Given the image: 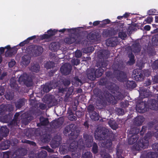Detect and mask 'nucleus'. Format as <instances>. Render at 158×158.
<instances>
[{
	"label": "nucleus",
	"mask_w": 158,
	"mask_h": 158,
	"mask_svg": "<svg viewBox=\"0 0 158 158\" xmlns=\"http://www.w3.org/2000/svg\"><path fill=\"white\" fill-rule=\"evenodd\" d=\"M119 89L116 91L112 92V90H110V91L114 94V96L109 93L108 91H105L103 93L101 90L97 89H94V93L97 97H99L101 99L104 100L102 102V104L104 107H105L107 105L106 101L109 103L115 105L117 103V100L123 99L124 97V95L120 92L118 91Z\"/></svg>",
	"instance_id": "1"
},
{
	"label": "nucleus",
	"mask_w": 158,
	"mask_h": 158,
	"mask_svg": "<svg viewBox=\"0 0 158 158\" xmlns=\"http://www.w3.org/2000/svg\"><path fill=\"white\" fill-rule=\"evenodd\" d=\"M108 130L105 128H97L94 133V136L96 139L102 141V146L106 148L110 147L112 144L111 141L106 139Z\"/></svg>",
	"instance_id": "2"
},
{
	"label": "nucleus",
	"mask_w": 158,
	"mask_h": 158,
	"mask_svg": "<svg viewBox=\"0 0 158 158\" xmlns=\"http://www.w3.org/2000/svg\"><path fill=\"white\" fill-rule=\"evenodd\" d=\"M79 131L76 126L71 124L66 127L64 131V135L73 136V139L77 138L79 135Z\"/></svg>",
	"instance_id": "3"
},
{
	"label": "nucleus",
	"mask_w": 158,
	"mask_h": 158,
	"mask_svg": "<svg viewBox=\"0 0 158 158\" xmlns=\"http://www.w3.org/2000/svg\"><path fill=\"white\" fill-rule=\"evenodd\" d=\"M149 145L148 141L144 138L138 139L137 142L133 146L134 150L139 151L147 148Z\"/></svg>",
	"instance_id": "4"
},
{
	"label": "nucleus",
	"mask_w": 158,
	"mask_h": 158,
	"mask_svg": "<svg viewBox=\"0 0 158 158\" xmlns=\"http://www.w3.org/2000/svg\"><path fill=\"white\" fill-rule=\"evenodd\" d=\"M147 73L148 71L146 70H134L132 72V77L136 81H141L143 80L144 76H149V74H147Z\"/></svg>",
	"instance_id": "5"
},
{
	"label": "nucleus",
	"mask_w": 158,
	"mask_h": 158,
	"mask_svg": "<svg viewBox=\"0 0 158 158\" xmlns=\"http://www.w3.org/2000/svg\"><path fill=\"white\" fill-rule=\"evenodd\" d=\"M27 50L30 53H32L35 56L41 55L43 52V48L40 46L32 44L29 45L27 48Z\"/></svg>",
	"instance_id": "6"
},
{
	"label": "nucleus",
	"mask_w": 158,
	"mask_h": 158,
	"mask_svg": "<svg viewBox=\"0 0 158 158\" xmlns=\"http://www.w3.org/2000/svg\"><path fill=\"white\" fill-rule=\"evenodd\" d=\"M99 84L102 85H105L109 90H111L112 92L116 91L119 89V87L114 83L109 82L106 78H102L99 81Z\"/></svg>",
	"instance_id": "7"
},
{
	"label": "nucleus",
	"mask_w": 158,
	"mask_h": 158,
	"mask_svg": "<svg viewBox=\"0 0 158 158\" xmlns=\"http://www.w3.org/2000/svg\"><path fill=\"white\" fill-rule=\"evenodd\" d=\"M101 37V32L99 31L94 30L89 32L87 38L89 41H97L100 40Z\"/></svg>",
	"instance_id": "8"
},
{
	"label": "nucleus",
	"mask_w": 158,
	"mask_h": 158,
	"mask_svg": "<svg viewBox=\"0 0 158 158\" xmlns=\"http://www.w3.org/2000/svg\"><path fill=\"white\" fill-rule=\"evenodd\" d=\"M18 81L20 84L23 83L27 87L31 86L32 82L31 78L27 74L24 73L19 77Z\"/></svg>",
	"instance_id": "9"
},
{
	"label": "nucleus",
	"mask_w": 158,
	"mask_h": 158,
	"mask_svg": "<svg viewBox=\"0 0 158 158\" xmlns=\"http://www.w3.org/2000/svg\"><path fill=\"white\" fill-rule=\"evenodd\" d=\"M114 78L118 81L123 82L127 79V74L125 72L121 70L115 71L114 72Z\"/></svg>",
	"instance_id": "10"
},
{
	"label": "nucleus",
	"mask_w": 158,
	"mask_h": 158,
	"mask_svg": "<svg viewBox=\"0 0 158 158\" xmlns=\"http://www.w3.org/2000/svg\"><path fill=\"white\" fill-rule=\"evenodd\" d=\"M65 43L68 44H71L74 43L76 44H80L81 41L80 37L76 35L69 36L64 39Z\"/></svg>",
	"instance_id": "11"
},
{
	"label": "nucleus",
	"mask_w": 158,
	"mask_h": 158,
	"mask_svg": "<svg viewBox=\"0 0 158 158\" xmlns=\"http://www.w3.org/2000/svg\"><path fill=\"white\" fill-rule=\"evenodd\" d=\"M72 69V67L69 63H66L60 68L61 73L63 75H67L69 74Z\"/></svg>",
	"instance_id": "12"
},
{
	"label": "nucleus",
	"mask_w": 158,
	"mask_h": 158,
	"mask_svg": "<svg viewBox=\"0 0 158 158\" xmlns=\"http://www.w3.org/2000/svg\"><path fill=\"white\" fill-rule=\"evenodd\" d=\"M52 96L49 94L45 95L43 98L44 102L46 103H49V108L52 107V106H55L58 104L57 101H52Z\"/></svg>",
	"instance_id": "13"
},
{
	"label": "nucleus",
	"mask_w": 158,
	"mask_h": 158,
	"mask_svg": "<svg viewBox=\"0 0 158 158\" xmlns=\"http://www.w3.org/2000/svg\"><path fill=\"white\" fill-rule=\"evenodd\" d=\"M140 97L141 98H148L152 96V92L149 89L143 87H140L139 91Z\"/></svg>",
	"instance_id": "14"
},
{
	"label": "nucleus",
	"mask_w": 158,
	"mask_h": 158,
	"mask_svg": "<svg viewBox=\"0 0 158 158\" xmlns=\"http://www.w3.org/2000/svg\"><path fill=\"white\" fill-rule=\"evenodd\" d=\"M58 30L54 29L52 30L50 29L47 31L48 34H44L40 36V39L41 40H43L45 39H49L52 36L55 35L58 32Z\"/></svg>",
	"instance_id": "15"
},
{
	"label": "nucleus",
	"mask_w": 158,
	"mask_h": 158,
	"mask_svg": "<svg viewBox=\"0 0 158 158\" xmlns=\"http://www.w3.org/2000/svg\"><path fill=\"white\" fill-rule=\"evenodd\" d=\"M116 34V32L113 28H108L103 29L102 32V35L104 37H110Z\"/></svg>",
	"instance_id": "16"
},
{
	"label": "nucleus",
	"mask_w": 158,
	"mask_h": 158,
	"mask_svg": "<svg viewBox=\"0 0 158 158\" xmlns=\"http://www.w3.org/2000/svg\"><path fill=\"white\" fill-rule=\"evenodd\" d=\"M61 139L59 135L55 136L50 143L51 147L53 148L57 147L61 143Z\"/></svg>",
	"instance_id": "17"
},
{
	"label": "nucleus",
	"mask_w": 158,
	"mask_h": 158,
	"mask_svg": "<svg viewBox=\"0 0 158 158\" xmlns=\"http://www.w3.org/2000/svg\"><path fill=\"white\" fill-rule=\"evenodd\" d=\"M83 145L82 146L79 143H77L75 141H73L69 146L68 150L69 151L72 152H74L77 147L81 149L83 148Z\"/></svg>",
	"instance_id": "18"
},
{
	"label": "nucleus",
	"mask_w": 158,
	"mask_h": 158,
	"mask_svg": "<svg viewBox=\"0 0 158 158\" xmlns=\"http://www.w3.org/2000/svg\"><path fill=\"white\" fill-rule=\"evenodd\" d=\"M118 42V38L114 36L107 39L106 40V43L108 46L113 47L117 45Z\"/></svg>",
	"instance_id": "19"
},
{
	"label": "nucleus",
	"mask_w": 158,
	"mask_h": 158,
	"mask_svg": "<svg viewBox=\"0 0 158 158\" xmlns=\"http://www.w3.org/2000/svg\"><path fill=\"white\" fill-rule=\"evenodd\" d=\"M27 100L24 98H21L15 101L14 102L16 109H20L25 105Z\"/></svg>",
	"instance_id": "20"
},
{
	"label": "nucleus",
	"mask_w": 158,
	"mask_h": 158,
	"mask_svg": "<svg viewBox=\"0 0 158 158\" xmlns=\"http://www.w3.org/2000/svg\"><path fill=\"white\" fill-rule=\"evenodd\" d=\"M83 137L85 140L86 146L88 148L91 146L93 141V137L91 135L85 134H84Z\"/></svg>",
	"instance_id": "21"
},
{
	"label": "nucleus",
	"mask_w": 158,
	"mask_h": 158,
	"mask_svg": "<svg viewBox=\"0 0 158 158\" xmlns=\"http://www.w3.org/2000/svg\"><path fill=\"white\" fill-rule=\"evenodd\" d=\"M73 92V87L69 88L64 98L65 102H70L72 100V93Z\"/></svg>",
	"instance_id": "22"
},
{
	"label": "nucleus",
	"mask_w": 158,
	"mask_h": 158,
	"mask_svg": "<svg viewBox=\"0 0 158 158\" xmlns=\"http://www.w3.org/2000/svg\"><path fill=\"white\" fill-rule=\"evenodd\" d=\"M31 57L28 55H25L21 58V63L23 66H26L30 63Z\"/></svg>",
	"instance_id": "23"
},
{
	"label": "nucleus",
	"mask_w": 158,
	"mask_h": 158,
	"mask_svg": "<svg viewBox=\"0 0 158 158\" xmlns=\"http://www.w3.org/2000/svg\"><path fill=\"white\" fill-rule=\"evenodd\" d=\"M88 110L91 119L94 121L99 120V115L96 111L94 110V109H88Z\"/></svg>",
	"instance_id": "24"
},
{
	"label": "nucleus",
	"mask_w": 158,
	"mask_h": 158,
	"mask_svg": "<svg viewBox=\"0 0 158 158\" xmlns=\"http://www.w3.org/2000/svg\"><path fill=\"white\" fill-rule=\"evenodd\" d=\"M145 120V119L143 116H139L134 118V123L136 126H140L142 124Z\"/></svg>",
	"instance_id": "25"
},
{
	"label": "nucleus",
	"mask_w": 158,
	"mask_h": 158,
	"mask_svg": "<svg viewBox=\"0 0 158 158\" xmlns=\"http://www.w3.org/2000/svg\"><path fill=\"white\" fill-rule=\"evenodd\" d=\"M18 49V48L14 47L12 48V49L7 50L6 51L5 54V57H11L17 53Z\"/></svg>",
	"instance_id": "26"
},
{
	"label": "nucleus",
	"mask_w": 158,
	"mask_h": 158,
	"mask_svg": "<svg viewBox=\"0 0 158 158\" xmlns=\"http://www.w3.org/2000/svg\"><path fill=\"white\" fill-rule=\"evenodd\" d=\"M87 76L89 79L91 81L94 80L96 77L94 74V69H93L88 70L87 72Z\"/></svg>",
	"instance_id": "27"
},
{
	"label": "nucleus",
	"mask_w": 158,
	"mask_h": 158,
	"mask_svg": "<svg viewBox=\"0 0 158 158\" xmlns=\"http://www.w3.org/2000/svg\"><path fill=\"white\" fill-rule=\"evenodd\" d=\"M155 128L156 131L154 133L148 132L145 136L144 138L145 139H147L148 141L149 139L153 135L158 137V124L155 126Z\"/></svg>",
	"instance_id": "28"
},
{
	"label": "nucleus",
	"mask_w": 158,
	"mask_h": 158,
	"mask_svg": "<svg viewBox=\"0 0 158 158\" xmlns=\"http://www.w3.org/2000/svg\"><path fill=\"white\" fill-rule=\"evenodd\" d=\"M21 115L22 118H23L22 121L23 122H23V120H24L26 121L25 123V124L31 120L33 118V117L31 116L27 112L25 113L22 114Z\"/></svg>",
	"instance_id": "29"
},
{
	"label": "nucleus",
	"mask_w": 158,
	"mask_h": 158,
	"mask_svg": "<svg viewBox=\"0 0 158 158\" xmlns=\"http://www.w3.org/2000/svg\"><path fill=\"white\" fill-rule=\"evenodd\" d=\"M53 85L51 82L46 83L43 88L44 92L48 93L53 88Z\"/></svg>",
	"instance_id": "30"
},
{
	"label": "nucleus",
	"mask_w": 158,
	"mask_h": 158,
	"mask_svg": "<svg viewBox=\"0 0 158 158\" xmlns=\"http://www.w3.org/2000/svg\"><path fill=\"white\" fill-rule=\"evenodd\" d=\"M110 55V51L107 50H105L100 52L99 57H101L103 59H107L109 57Z\"/></svg>",
	"instance_id": "31"
},
{
	"label": "nucleus",
	"mask_w": 158,
	"mask_h": 158,
	"mask_svg": "<svg viewBox=\"0 0 158 158\" xmlns=\"http://www.w3.org/2000/svg\"><path fill=\"white\" fill-rule=\"evenodd\" d=\"M139 137L137 135H132L131 137L128 139V143L130 144H132L135 143L137 141Z\"/></svg>",
	"instance_id": "32"
},
{
	"label": "nucleus",
	"mask_w": 158,
	"mask_h": 158,
	"mask_svg": "<svg viewBox=\"0 0 158 158\" xmlns=\"http://www.w3.org/2000/svg\"><path fill=\"white\" fill-rule=\"evenodd\" d=\"M64 120L63 118H60L57 120L54 121L53 123V125L55 128L59 127L62 125Z\"/></svg>",
	"instance_id": "33"
},
{
	"label": "nucleus",
	"mask_w": 158,
	"mask_h": 158,
	"mask_svg": "<svg viewBox=\"0 0 158 158\" xmlns=\"http://www.w3.org/2000/svg\"><path fill=\"white\" fill-rule=\"evenodd\" d=\"M133 52L135 53L140 52L141 51V46L139 42H135L133 44Z\"/></svg>",
	"instance_id": "34"
},
{
	"label": "nucleus",
	"mask_w": 158,
	"mask_h": 158,
	"mask_svg": "<svg viewBox=\"0 0 158 158\" xmlns=\"http://www.w3.org/2000/svg\"><path fill=\"white\" fill-rule=\"evenodd\" d=\"M10 145L9 141H6L1 143L0 144V149L2 150H6L9 148Z\"/></svg>",
	"instance_id": "35"
},
{
	"label": "nucleus",
	"mask_w": 158,
	"mask_h": 158,
	"mask_svg": "<svg viewBox=\"0 0 158 158\" xmlns=\"http://www.w3.org/2000/svg\"><path fill=\"white\" fill-rule=\"evenodd\" d=\"M21 114V112H17L15 114L12 121V123L14 125H17L18 123L19 122L20 119V117L19 116Z\"/></svg>",
	"instance_id": "36"
},
{
	"label": "nucleus",
	"mask_w": 158,
	"mask_h": 158,
	"mask_svg": "<svg viewBox=\"0 0 158 158\" xmlns=\"http://www.w3.org/2000/svg\"><path fill=\"white\" fill-rule=\"evenodd\" d=\"M147 103L143 101L137 102L135 107V109H148L147 107ZM148 109H151L148 108Z\"/></svg>",
	"instance_id": "37"
},
{
	"label": "nucleus",
	"mask_w": 158,
	"mask_h": 158,
	"mask_svg": "<svg viewBox=\"0 0 158 158\" xmlns=\"http://www.w3.org/2000/svg\"><path fill=\"white\" fill-rule=\"evenodd\" d=\"M30 105L31 106V109H38L39 102L34 99L29 100Z\"/></svg>",
	"instance_id": "38"
},
{
	"label": "nucleus",
	"mask_w": 158,
	"mask_h": 158,
	"mask_svg": "<svg viewBox=\"0 0 158 158\" xmlns=\"http://www.w3.org/2000/svg\"><path fill=\"white\" fill-rule=\"evenodd\" d=\"M136 84L135 82L133 81H128L126 83V86L127 89H130L135 88Z\"/></svg>",
	"instance_id": "39"
},
{
	"label": "nucleus",
	"mask_w": 158,
	"mask_h": 158,
	"mask_svg": "<svg viewBox=\"0 0 158 158\" xmlns=\"http://www.w3.org/2000/svg\"><path fill=\"white\" fill-rule=\"evenodd\" d=\"M49 47L51 50L56 51L59 48L60 46L58 43L52 42L50 44Z\"/></svg>",
	"instance_id": "40"
},
{
	"label": "nucleus",
	"mask_w": 158,
	"mask_h": 158,
	"mask_svg": "<svg viewBox=\"0 0 158 158\" xmlns=\"http://www.w3.org/2000/svg\"><path fill=\"white\" fill-rule=\"evenodd\" d=\"M40 123L37 124L38 126H40L41 125H47L49 121L48 118H44L43 117H41L40 118Z\"/></svg>",
	"instance_id": "41"
},
{
	"label": "nucleus",
	"mask_w": 158,
	"mask_h": 158,
	"mask_svg": "<svg viewBox=\"0 0 158 158\" xmlns=\"http://www.w3.org/2000/svg\"><path fill=\"white\" fill-rule=\"evenodd\" d=\"M9 130L6 126H2L1 127L0 132L1 135L3 136H6L9 133Z\"/></svg>",
	"instance_id": "42"
},
{
	"label": "nucleus",
	"mask_w": 158,
	"mask_h": 158,
	"mask_svg": "<svg viewBox=\"0 0 158 158\" xmlns=\"http://www.w3.org/2000/svg\"><path fill=\"white\" fill-rule=\"evenodd\" d=\"M94 74L96 77L98 78L101 77L104 73V69L102 68H99L94 70Z\"/></svg>",
	"instance_id": "43"
},
{
	"label": "nucleus",
	"mask_w": 158,
	"mask_h": 158,
	"mask_svg": "<svg viewBox=\"0 0 158 158\" xmlns=\"http://www.w3.org/2000/svg\"><path fill=\"white\" fill-rule=\"evenodd\" d=\"M10 87L17 91L19 89V87L18 85L16 83V81L14 80L11 79L10 84Z\"/></svg>",
	"instance_id": "44"
},
{
	"label": "nucleus",
	"mask_w": 158,
	"mask_h": 158,
	"mask_svg": "<svg viewBox=\"0 0 158 158\" xmlns=\"http://www.w3.org/2000/svg\"><path fill=\"white\" fill-rule=\"evenodd\" d=\"M124 30H125V29L122 28V31H120L118 33V37L122 39H124L127 36V29H126L124 31Z\"/></svg>",
	"instance_id": "45"
},
{
	"label": "nucleus",
	"mask_w": 158,
	"mask_h": 158,
	"mask_svg": "<svg viewBox=\"0 0 158 158\" xmlns=\"http://www.w3.org/2000/svg\"><path fill=\"white\" fill-rule=\"evenodd\" d=\"M40 67L39 64H34L32 65L30 68V70L35 73L38 72L40 70Z\"/></svg>",
	"instance_id": "46"
},
{
	"label": "nucleus",
	"mask_w": 158,
	"mask_h": 158,
	"mask_svg": "<svg viewBox=\"0 0 158 158\" xmlns=\"http://www.w3.org/2000/svg\"><path fill=\"white\" fill-rule=\"evenodd\" d=\"M107 61H103L101 62L98 63L97 64V66L99 68H106L108 64Z\"/></svg>",
	"instance_id": "47"
},
{
	"label": "nucleus",
	"mask_w": 158,
	"mask_h": 158,
	"mask_svg": "<svg viewBox=\"0 0 158 158\" xmlns=\"http://www.w3.org/2000/svg\"><path fill=\"white\" fill-rule=\"evenodd\" d=\"M108 124L110 127L114 130H116L118 128V125L114 121L110 120L109 121Z\"/></svg>",
	"instance_id": "48"
},
{
	"label": "nucleus",
	"mask_w": 158,
	"mask_h": 158,
	"mask_svg": "<svg viewBox=\"0 0 158 158\" xmlns=\"http://www.w3.org/2000/svg\"><path fill=\"white\" fill-rule=\"evenodd\" d=\"M69 146L67 143H64L60 147V150L63 151L64 153H67L69 150H68Z\"/></svg>",
	"instance_id": "49"
},
{
	"label": "nucleus",
	"mask_w": 158,
	"mask_h": 158,
	"mask_svg": "<svg viewBox=\"0 0 158 158\" xmlns=\"http://www.w3.org/2000/svg\"><path fill=\"white\" fill-rule=\"evenodd\" d=\"M129 60L128 63L130 65H131L135 63V56L134 55L131 53L129 55Z\"/></svg>",
	"instance_id": "50"
},
{
	"label": "nucleus",
	"mask_w": 158,
	"mask_h": 158,
	"mask_svg": "<svg viewBox=\"0 0 158 158\" xmlns=\"http://www.w3.org/2000/svg\"><path fill=\"white\" fill-rule=\"evenodd\" d=\"M54 66V64L52 61H47L44 64V67L47 69H50Z\"/></svg>",
	"instance_id": "51"
},
{
	"label": "nucleus",
	"mask_w": 158,
	"mask_h": 158,
	"mask_svg": "<svg viewBox=\"0 0 158 158\" xmlns=\"http://www.w3.org/2000/svg\"><path fill=\"white\" fill-rule=\"evenodd\" d=\"M147 158H158V154L152 152H149L147 155Z\"/></svg>",
	"instance_id": "52"
},
{
	"label": "nucleus",
	"mask_w": 158,
	"mask_h": 158,
	"mask_svg": "<svg viewBox=\"0 0 158 158\" xmlns=\"http://www.w3.org/2000/svg\"><path fill=\"white\" fill-rule=\"evenodd\" d=\"M14 95V93H9L6 94L5 95V97L6 99L11 100L13 99Z\"/></svg>",
	"instance_id": "53"
},
{
	"label": "nucleus",
	"mask_w": 158,
	"mask_h": 158,
	"mask_svg": "<svg viewBox=\"0 0 158 158\" xmlns=\"http://www.w3.org/2000/svg\"><path fill=\"white\" fill-rule=\"evenodd\" d=\"M129 105V101L127 100L122 102L120 103V107L122 108H127Z\"/></svg>",
	"instance_id": "54"
},
{
	"label": "nucleus",
	"mask_w": 158,
	"mask_h": 158,
	"mask_svg": "<svg viewBox=\"0 0 158 158\" xmlns=\"http://www.w3.org/2000/svg\"><path fill=\"white\" fill-rule=\"evenodd\" d=\"M82 158H92V156L91 153L89 152H87L83 154Z\"/></svg>",
	"instance_id": "55"
},
{
	"label": "nucleus",
	"mask_w": 158,
	"mask_h": 158,
	"mask_svg": "<svg viewBox=\"0 0 158 158\" xmlns=\"http://www.w3.org/2000/svg\"><path fill=\"white\" fill-rule=\"evenodd\" d=\"M61 81L65 86H68L70 84V81L69 79L64 78L62 79Z\"/></svg>",
	"instance_id": "56"
},
{
	"label": "nucleus",
	"mask_w": 158,
	"mask_h": 158,
	"mask_svg": "<svg viewBox=\"0 0 158 158\" xmlns=\"http://www.w3.org/2000/svg\"><path fill=\"white\" fill-rule=\"evenodd\" d=\"M152 41L154 45H158V34L154 35L152 37Z\"/></svg>",
	"instance_id": "57"
},
{
	"label": "nucleus",
	"mask_w": 158,
	"mask_h": 158,
	"mask_svg": "<svg viewBox=\"0 0 158 158\" xmlns=\"http://www.w3.org/2000/svg\"><path fill=\"white\" fill-rule=\"evenodd\" d=\"M152 67L153 70L158 69V60L154 61L152 65Z\"/></svg>",
	"instance_id": "58"
},
{
	"label": "nucleus",
	"mask_w": 158,
	"mask_h": 158,
	"mask_svg": "<svg viewBox=\"0 0 158 158\" xmlns=\"http://www.w3.org/2000/svg\"><path fill=\"white\" fill-rule=\"evenodd\" d=\"M85 51L86 53H92L94 51V48L92 46L89 47L85 48Z\"/></svg>",
	"instance_id": "59"
},
{
	"label": "nucleus",
	"mask_w": 158,
	"mask_h": 158,
	"mask_svg": "<svg viewBox=\"0 0 158 158\" xmlns=\"http://www.w3.org/2000/svg\"><path fill=\"white\" fill-rule=\"evenodd\" d=\"M139 129L138 127L131 128L130 130L131 133L135 134L139 133Z\"/></svg>",
	"instance_id": "60"
},
{
	"label": "nucleus",
	"mask_w": 158,
	"mask_h": 158,
	"mask_svg": "<svg viewBox=\"0 0 158 158\" xmlns=\"http://www.w3.org/2000/svg\"><path fill=\"white\" fill-rule=\"evenodd\" d=\"M106 75L107 77L111 78H114V72L112 73L111 71H107L106 72Z\"/></svg>",
	"instance_id": "61"
},
{
	"label": "nucleus",
	"mask_w": 158,
	"mask_h": 158,
	"mask_svg": "<svg viewBox=\"0 0 158 158\" xmlns=\"http://www.w3.org/2000/svg\"><path fill=\"white\" fill-rule=\"evenodd\" d=\"M120 65L118 63H114L112 66V68L113 70V72H114L115 71L120 70L119 69Z\"/></svg>",
	"instance_id": "62"
},
{
	"label": "nucleus",
	"mask_w": 158,
	"mask_h": 158,
	"mask_svg": "<svg viewBox=\"0 0 158 158\" xmlns=\"http://www.w3.org/2000/svg\"><path fill=\"white\" fill-rule=\"evenodd\" d=\"M152 20L153 18L152 17H148L144 20L143 23L144 24H146V23H150L152 22Z\"/></svg>",
	"instance_id": "63"
},
{
	"label": "nucleus",
	"mask_w": 158,
	"mask_h": 158,
	"mask_svg": "<svg viewBox=\"0 0 158 158\" xmlns=\"http://www.w3.org/2000/svg\"><path fill=\"white\" fill-rule=\"evenodd\" d=\"M92 150L93 152L95 154H96L98 152V147L96 143H94L93 144Z\"/></svg>",
	"instance_id": "64"
}]
</instances>
